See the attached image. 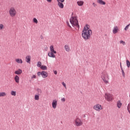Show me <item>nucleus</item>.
<instances>
[{"label": "nucleus", "instance_id": "393cba45", "mask_svg": "<svg viewBox=\"0 0 130 130\" xmlns=\"http://www.w3.org/2000/svg\"><path fill=\"white\" fill-rule=\"evenodd\" d=\"M32 21L35 24H38V20L36 18H34Z\"/></svg>", "mask_w": 130, "mask_h": 130}, {"label": "nucleus", "instance_id": "a878e982", "mask_svg": "<svg viewBox=\"0 0 130 130\" xmlns=\"http://www.w3.org/2000/svg\"><path fill=\"white\" fill-rule=\"evenodd\" d=\"M119 43L120 44H122L123 45H125L126 44L125 43V42L122 41V40H121L119 41Z\"/></svg>", "mask_w": 130, "mask_h": 130}, {"label": "nucleus", "instance_id": "a211bd4d", "mask_svg": "<svg viewBox=\"0 0 130 130\" xmlns=\"http://www.w3.org/2000/svg\"><path fill=\"white\" fill-rule=\"evenodd\" d=\"M25 60L26 62H27L28 63H30V61H31V56H26L25 57Z\"/></svg>", "mask_w": 130, "mask_h": 130}, {"label": "nucleus", "instance_id": "0eeeda50", "mask_svg": "<svg viewBox=\"0 0 130 130\" xmlns=\"http://www.w3.org/2000/svg\"><path fill=\"white\" fill-rule=\"evenodd\" d=\"M102 79L104 82L105 84H108V80H109V77H108V74L107 73L103 74L102 76Z\"/></svg>", "mask_w": 130, "mask_h": 130}, {"label": "nucleus", "instance_id": "20e7f679", "mask_svg": "<svg viewBox=\"0 0 130 130\" xmlns=\"http://www.w3.org/2000/svg\"><path fill=\"white\" fill-rule=\"evenodd\" d=\"M9 16L12 18H13L15 16H17V10L15 8V7H11L9 10Z\"/></svg>", "mask_w": 130, "mask_h": 130}, {"label": "nucleus", "instance_id": "b1692460", "mask_svg": "<svg viewBox=\"0 0 130 130\" xmlns=\"http://www.w3.org/2000/svg\"><path fill=\"white\" fill-rule=\"evenodd\" d=\"M40 69L43 71H46L47 70V67L46 66L42 65Z\"/></svg>", "mask_w": 130, "mask_h": 130}, {"label": "nucleus", "instance_id": "9b49d317", "mask_svg": "<svg viewBox=\"0 0 130 130\" xmlns=\"http://www.w3.org/2000/svg\"><path fill=\"white\" fill-rule=\"evenodd\" d=\"M42 77L44 79L47 78L48 77V73L45 71H42Z\"/></svg>", "mask_w": 130, "mask_h": 130}, {"label": "nucleus", "instance_id": "423d86ee", "mask_svg": "<svg viewBox=\"0 0 130 130\" xmlns=\"http://www.w3.org/2000/svg\"><path fill=\"white\" fill-rule=\"evenodd\" d=\"M105 99L108 102H110V101H112L113 100V96L110 93H105Z\"/></svg>", "mask_w": 130, "mask_h": 130}, {"label": "nucleus", "instance_id": "c756f323", "mask_svg": "<svg viewBox=\"0 0 130 130\" xmlns=\"http://www.w3.org/2000/svg\"><path fill=\"white\" fill-rule=\"evenodd\" d=\"M35 100H37V101L39 100V95H36L35 96Z\"/></svg>", "mask_w": 130, "mask_h": 130}, {"label": "nucleus", "instance_id": "f704fd0d", "mask_svg": "<svg viewBox=\"0 0 130 130\" xmlns=\"http://www.w3.org/2000/svg\"><path fill=\"white\" fill-rule=\"evenodd\" d=\"M92 6H93L94 8H96V7H97V4H96L95 3H93Z\"/></svg>", "mask_w": 130, "mask_h": 130}, {"label": "nucleus", "instance_id": "58836bf2", "mask_svg": "<svg viewBox=\"0 0 130 130\" xmlns=\"http://www.w3.org/2000/svg\"><path fill=\"white\" fill-rule=\"evenodd\" d=\"M121 71H122V74L123 77H124V72L123 71V70H122V68H121Z\"/></svg>", "mask_w": 130, "mask_h": 130}, {"label": "nucleus", "instance_id": "bb28decb", "mask_svg": "<svg viewBox=\"0 0 130 130\" xmlns=\"http://www.w3.org/2000/svg\"><path fill=\"white\" fill-rule=\"evenodd\" d=\"M126 66H127V68H129V67H130V62L128 60H126Z\"/></svg>", "mask_w": 130, "mask_h": 130}, {"label": "nucleus", "instance_id": "a19ab883", "mask_svg": "<svg viewBox=\"0 0 130 130\" xmlns=\"http://www.w3.org/2000/svg\"><path fill=\"white\" fill-rule=\"evenodd\" d=\"M120 67H121V64H120Z\"/></svg>", "mask_w": 130, "mask_h": 130}, {"label": "nucleus", "instance_id": "4c0bfd02", "mask_svg": "<svg viewBox=\"0 0 130 130\" xmlns=\"http://www.w3.org/2000/svg\"><path fill=\"white\" fill-rule=\"evenodd\" d=\"M31 79H36V75H33L31 77Z\"/></svg>", "mask_w": 130, "mask_h": 130}, {"label": "nucleus", "instance_id": "7ed1b4c3", "mask_svg": "<svg viewBox=\"0 0 130 130\" xmlns=\"http://www.w3.org/2000/svg\"><path fill=\"white\" fill-rule=\"evenodd\" d=\"M50 52L48 53V56H49V57H53L54 58V57H55V54H56V51L54 50V47H53V45L50 46Z\"/></svg>", "mask_w": 130, "mask_h": 130}, {"label": "nucleus", "instance_id": "c85d7f7f", "mask_svg": "<svg viewBox=\"0 0 130 130\" xmlns=\"http://www.w3.org/2000/svg\"><path fill=\"white\" fill-rule=\"evenodd\" d=\"M127 110L130 114V103L129 104H128V105L127 106Z\"/></svg>", "mask_w": 130, "mask_h": 130}, {"label": "nucleus", "instance_id": "f03ea898", "mask_svg": "<svg viewBox=\"0 0 130 130\" xmlns=\"http://www.w3.org/2000/svg\"><path fill=\"white\" fill-rule=\"evenodd\" d=\"M70 22L73 27H76V28H80L79 25V21H78V17L77 16H73L70 19Z\"/></svg>", "mask_w": 130, "mask_h": 130}, {"label": "nucleus", "instance_id": "aec40b11", "mask_svg": "<svg viewBox=\"0 0 130 130\" xmlns=\"http://www.w3.org/2000/svg\"><path fill=\"white\" fill-rule=\"evenodd\" d=\"M117 106L118 108H121V106H122V103H121V102H120V101H118L117 102Z\"/></svg>", "mask_w": 130, "mask_h": 130}, {"label": "nucleus", "instance_id": "1a4fd4ad", "mask_svg": "<svg viewBox=\"0 0 130 130\" xmlns=\"http://www.w3.org/2000/svg\"><path fill=\"white\" fill-rule=\"evenodd\" d=\"M57 2V6L60 9H63L64 8V5L62 3L64 2V0H56Z\"/></svg>", "mask_w": 130, "mask_h": 130}, {"label": "nucleus", "instance_id": "72a5a7b5", "mask_svg": "<svg viewBox=\"0 0 130 130\" xmlns=\"http://www.w3.org/2000/svg\"><path fill=\"white\" fill-rule=\"evenodd\" d=\"M53 0H46L47 3H48L49 4H51L52 3V1Z\"/></svg>", "mask_w": 130, "mask_h": 130}, {"label": "nucleus", "instance_id": "c9c22d12", "mask_svg": "<svg viewBox=\"0 0 130 130\" xmlns=\"http://www.w3.org/2000/svg\"><path fill=\"white\" fill-rule=\"evenodd\" d=\"M67 25L70 27V28H72V26H71V25H70V23L69 22V21L67 22Z\"/></svg>", "mask_w": 130, "mask_h": 130}, {"label": "nucleus", "instance_id": "7c9ffc66", "mask_svg": "<svg viewBox=\"0 0 130 130\" xmlns=\"http://www.w3.org/2000/svg\"><path fill=\"white\" fill-rule=\"evenodd\" d=\"M129 26H130V23L125 26V27L124 28V30H125V31H126V30H128V27H129Z\"/></svg>", "mask_w": 130, "mask_h": 130}, {"label": "nucleus", "instance_id": "39448f33", "mask_svg": "<svg viewBox=\"0 0 130 130\" xmlns=\"http://www.w3.org/2000/svg\"><path fill=\"white\" fill-rule=\"evenodd\" d=\"M74 124L76 126H81L83 125V120L79 117H77L74 120Z\"/></svg>", "mask_w": 130, "mask_h": 130}, {"label": "nucleus", "instance_id": "4be33fe9", "mask_svg": "<svg viewBox=\"0 0 130 130\" xmlns=\"http://www.w3.org/2000/svg\"><path fill=\"white\" fill-rule=\"evenodd\" d=\"M10 94L12 96H16L17 95V92L16 91L11 90L10 92Z\"/></svg>", "mask_w": 130, "mask_h": 130}, {"label": "nucleus", "instance_id": "473e14b6", "mask_svg": "<svg viewBox=\"0 0 130 130\" xmlns=\"http://www.w3.org/2000/svg\"><path fill=\"white\" fill-rule=\"evenodd\" d=\"M62 85L64 87L65 89H67V84L64 82H62Z\"/></svg>", "mask_w": 130, "mask_h": 130}, {"label": "nucleus", "instance_id": "412c9836", "mask_svg": "<svg viewBox=\"0 0 130 130\" xmlns=\"http://www.w3.org/2000/svg\"><path fill=\"white\" fill-rule=\"evenodd\" d=\"M6 27L5 26V24L3 23L0 24V31H3V30H5Z\"/></svg>", "mask_w": 130, "mask_h": 130}, {"label": "nucleus", "instance_id": "dca6fc26", "mask_svg": "<svg viewBox=\"0 0 130 130\" xmlns=\"http://www.w3.org/2000/svg\"><path fill=\"white\" fill-rule=\"evenodd\" d=\"M97 3L99 5H102V6H105V5H106V3L103 1V0H98Z\"/></svg>", "mask_w": 130, "mask_h": 130}, {"label": "nucleus", "instance_id": "4468645a", "mask_svg": "<svg viewBox=\"0 0 130 130\" xmlns=\"http://www.w3.org/2000/svg\"><path fill=\"white\" fill-rule=\"evenodd\" d=\"M118 32V27L117 26H115L113 28V34H116Z\"/></svg>", "mask_w": 130, "mask_h": 130}, {"label": "nucleus", "instance_id": "2eb2a0df", "mask_svg": "<svg viewBox=\"0 0 130 130\" xmlns=\"http://www.w3.org/2000/svg\"><path fill=\"white\" fill-rule=\"evenodd\" d=\"M23 73V71H22L20 69H18L17 70L15 71L14 73L15 75H21Z\"/></svg>", "mask_w": 130, "mask_h": 130}, {"label": "nucleus", "instance_id": "2f4dec72", "mask_svg": "<svg viewBox=\"0 0 130 130\" xmlns=\"http://www.w3.org/2000/svg\"><path fill=\"white\" fill-rule=\"evenodd\" d=\"M38 77H40L41 76H42V71L38 72Z\"/></svg>", "mask_w": 130, "mask_h": 130}, {"label": "nucleus", "instance_id": "ea45409f", "mask_svg": "<svg viewBox=\"0 0 130 130\" xmlns=\"http://www.w3.org/2000/svg\"><path fill=\"white\" fill-rule=\"evenodd\" d=\"M54 74L55 75H57V71H54Z\"/></svg>", "mask_w": 130, "mask_h": 130}, {"label": "nucleus", "instance_id": "9d476101", "mask_svg": "<svg viewBox=\"0 0 130 130\" xmlns=\"http://www.w3.org/2000/svg\"><path fill=\"white\" fill-rule=\"evenodd\" d=\"M57 106V101L56 100H53L52 102V107L53 109H56Z\"/></svg>", "mask_w": 130, "mask_h": 130}, {"label": "nucleus", "instance_id": "6ab92c4d", "mask_svg": "<svg viewBox=\"0 0 130 130\" xmlns=\"http://www.w3.org/2000/svg\"><path fill=\"white\" fill-rule=\"evenodd\" d=\"M15 61L16 62H17V63H20V64L23 63V60H22V59L16 58L15 59Z\"/></svg>", "mask_w": 130, "mask_h": 130}, {"label": "nucleus", "instance_id": "5701e85b", "mask_svg": "<svg viewBox=\"0 0 130 130\" xmlns=\"http://www.w3.org/2000/svg\"><path fill=\"white\" fill-rule=\"evenodd\" d=\"M7 93L5 92H0V97H6Z\"/></svg>", "mask_w": 130, "mask_h": 130}, {"label": "nucleus", "instance_id": "e433bc0d", "mask_svg": "<svg viewBox=\"0 0 130 130\" xmlns=\"http://www.w3.org/2000/svg\"><path fill=\"white\" fill-rule=\"evenodd\" d=\"M61 101H62V102H66V99H64V98H62L61 99Z\"/></svg>", "mask_w": 130, "mask_h": 130}, {"label": "nucleus", "instance_id": "6e6552de", "mask_svg": "<svg viewBox=\"0 0 130 130\" xmlns=\"http://www.w3.org/2000/svg\"><path fill=\"white\" fill-rule=\"evenodd\" d=\"M93 109L95 111H101V110H103V106L99 104H97L93 106Z\"/></svg>", "mask_w": 130, "mask_h": 130}, {"label": "nucleus", "instance_id": "f3484780", "mask_svg": "<svg viewBox=\"0 0 130 130\" xmlns=\"http://www.w3.org/2000/svg\"><path fill=\"white\" fill-rule=\"evenodd\" d=\"M77 4L79 7H82V6H84V1H78L77 2Z\"/></svg>", "mask_w": 130, "mask_h": 130}, {"label": "nucleus", "instance_id": "f8f14e48", "mask_svg": "<svg viewBox=\"0 0 130 130\" xmlns=\"http://www.w3.org/2000/svg\"><path fill=\"white\" fill-rule=\"evenodd\" d=\"M64 48L67 52H70L71 51V48L70 47V45L66 44L64 46Z\"/></svg>", "mask_w": 130, "mask_h": 130}, {"label": "nucleus", "instance_id": "f257e3e1", "mask_svg": "<svg viewBox=\"0 0 130 130\" xmlns=\"http://www.w3.org/2000/svg\"><path fill=\"white\" fill-rule=\"evenodd\" d=\"M92 36V30L90 28V25H86L82 31V37L84 40H88Z\"/></svg>", "mask_w": 130, "mask_h": 130}, {"label": "nucleus", "instance_id": "cd10ccee", "mask_svg": "<svg viewBox=\"0 0 130 130\" xmlns=\"http://www.w3.org/2000/svg\"><path fill=\"white\" fill-rule=\"evenodd\" d=\"M41 64H42L41 62H40V61L38 62L37 67H38V68H41V67L42 66H41Z\"/></svg>", "mask_w": 130, "mask_h": 130}, {"label": "nucleus", "instance_id": "ddd939ff", "mask_svg": "<svg viewBox=\"0 0 130 130\" xmlns=\"http://www.w3.org/2000/svg\"><path fill=\"white\" fill-rule=\"evenodd\" d=\"M14 80L17 84H19V83H20V77L18 75H16L14 77Z\"/></svg>", "mask_w": 130, "mask_h": 130}]
</instances>
